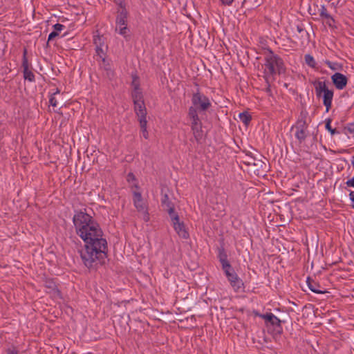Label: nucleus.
<instances>
[{
    "instance_id": "nucleus-55",
    "label": "nucleus",
    "mask_w": 354,
    "mask_h": 354,
    "mask_svg": "<svg viewBox=\"0 0 354 354\" xmlns=\"http://www.w3.org/2000/svg\"><path fill=\"white\" fill-rule=\"evenodd\" d=\"M351 164L354 166V156L352 157Z\"/></svg>"
},
{
    "instance_id": "nucleus-38",
    "label": "nucleus",
    "mask_w": 354,
    "mask_h": 354,
    "mask_svg": "<svg viewBox=\"0 0 354 354\" xmlns=\"http://www.w3.org/2000/svg\"><path fill=\"white\" fill-rule=\"evenodd\" d=\"M326 19V24L330 27V28H333L334 27V23H335V19H333V17L329 14V18H325Z\"/></svg>"
},
{
    "instance_id": "nucleus-40",
    "label": "nucleus",
    "mask_w": 354,
    "mask_h": 354,
    "mask_svg": "<svg viewBox=\"0 0 354 354\" xmlns=\"http://www.w3.org/2000/svg\"><path fill=\"white\" fill-rule=\"evenodd\" d=\"M53 27L54 30L58 33L65 28V26L61 24H56Z\"/></svg>"
},
{
    "instance_id": "nucleus-22",
    "label": "nucleus",
    "mask_w": 354,
    "mask_h": 354,
    "mask_svg": "<svg viewBox=\"0 0 354 354\" xmlns=\"http://www.w3.org/2000/svg\"><path fill=\"white\" fill-rule=\"evenodd\" d=\"M24 79L25 80H27L30 82H35V75L32 72V69L28 68L22 70Z\"/></svg>"
},
{
    "instance_id": "nucleus-51",
    "label": "nucleus",
    "mask_w": 354,
    "mask_h": 354,
    "mask_svg": "<svg viewBox=\"0 0 354 354\" xmlns=\"http://www.w3.org/2000/svg\"><path fill=\"white\" fill-rule=\"evenodd\" d=\"M176 216L179 217L178 214L176 212H174V214H172L171 215H169L172 224L175 223V220L174 219V218Z\"/></svg>"
},
{
    "instance_id": "nucleus-42",
    "label": "nucleus",
    "mask_w": 354,
    "mask_h": 354,
    "mask_svg": "<svg viewBox=\"0 0 354 354\" xmlns=\"http://www.w3.org/2000/svg\"><path fill=\"white\" fill-rule=\"evenodd\" d=\"M113 2L119 6L118 10H122V8H126L124 3V0H113Z\"/></svg>"
},
{
    "instance_id": "nucleus-28",
    "label": "nucleus",
    "mask_w": 354,
    "mask_h": 354,
    "mask_svg": "<svg viewBox=\"0 0 354 354\" xmlns=\"http://www.w3.org/2000/svg\"><path fill=\"white\" fill-rule=\"evenodd\" d=\"M139 123H140V131H141V132L142 133V136L145 139H148L149 138V133H148V131L147 129V120H142L140 122H139Z\"/></svg>"
},
{
    "instance_id": "nucleus-56",
    "label": "nucleus",
    "mask_w": 354,
    "mask_h": 354,
    "mask_svg": "<svg viewBox=\"0 0 354 354\" xmlns=\"http://www.w3.org/2000/svg\"><path fill=\"white\" fill-rule=\"evenodd\" d=\"M283 86L286 87V88H288V83H284Z\"/></svg>"
},
{
    "instance_id": "nucleus-5",
    "label": "nucleus",
    "mask_w": 354,
    "mask_h": 354,
    "mask_svg": "<svg viewBox=\"0 0 354 354\" xmlns=\"http://www.w3.org/2000/svg\"><path fill=\"white\" fill-rule=\"evenodd\" d=\"M315 93L317 97H322L323 104L326 106V111L328 112L332 106L334 91L328 89L325 82L317 81L315 82Z\"/></svg>"
},
{
    "instance_id": "nucleus-24",
    "label": "nucleus",
    "mask_w": 354,
    "mask_h": 354,
    "mask_svg": "<svg viewBox=\"0 0 354 354\" xmlns=\"http://www.w3.org/2000/svg\"><path fill=\"white\" fill-rule=\"evenodd\" d=\"M93 40L95 48L103 47L104 46L105 38L103 35H95L93 36Z\"/></svg>"
},
{
    "instance_id": "nucleus-1",
    "label": "nucleus",
    "mask_w": 354,
    "mask_h": 354,
    "mask_svg": "<svg viewBox=\"0 0 354 354\" xmlns=\"http://www.w3.org/2000/svg\"><path fill=\"white\" fill-rule=\"evenodd\" d=\"M77 234L83 240L84 247L79 250L85 267L96 270L98 265L105 263L108 257V243L97 221L82 210L75 211L73 218Z\"/></svg>"
},
{
    "instance_id": "nucleus-34",
    "label": "nucleus",
    "mask_w": 354,
    "mask_h": 354,
    "mask_svg": "<svg viewBox=\"0 0 354 354\" xmlns=\"http://www.w3.org/2000/svg\"><path fill=\"white\" fill-rule=\"evenodd\" d=\"M133 203H141L142 201V194L140 192H133Z\"/></svg>"
},
{
    "instance_id": "nucleus-16",
    "label": "nucleus",
    "mask_w": 354,
    "mask_h": 354,
    "mask_svg": "<svg viewBox=\"0 0 354 354\" xmlns=\"http://www.w3.org/2000/svg\"><path fill=\"white\" fill-rule=\"evenodd\" d=\"M45 287L50 290V292H52L55 296L61 297V291L58 289L53 279H46L45 281Z\"/></svg>"
},
{
    "instance_id": "nucleus-47",
    "label": "nucleus",
    "mask_w": 354,
    "mask_h": 354,
    "mask_svg": "<svg viewBox=\"0 0 354 354\" xmlns=\"http://www.w3.org/2000/svg\"><path fill=\"white\" fill-rule=\"evenodd\" d=\"M345 184L346 185L347 187H353L354 188V176L352 178L348 179L345 183Z\"/></svg>"
},
{
    "instance_id": "nucleus-59",
    "label": "nucleus",
    "mask_w": 354,
    "mask_h": 354,
    "mask_svg": "<svg viewBox=\"0 0 354 354\" xmlns=\"http://www.w3.org/2000/svg\"><path fill=\"white\" fill-rule=\"evenodd\" d=\"M261 157L263 158V159H266V157L263 156V155H261Z\"/></svg>"
},
{
    "instance_id": "nucleus-7",
    "label": "nucleus",
    "mask_w": 354,
    "mask_h": 354,
    "mask_svg": "<svg viewBox=\"0 0 354 354\" xmlns=\"http://www.w3.org/2000/svg\"><path fill=\"white\" fill-rule=\"evenodd\" d=\"M188 118L191 120V129L195 140L199 142L203 138L202 122L198 115L188 114Z\"/></svg>"
},
{
    "instance_id": "nucleus-9",
    "label": "nucleus",
    "mask_w": 354,
    "mask_h": 354,
    "mask_svg": "<svg viewBox=\"0 0 354 354\" xmlns=\"http://www.w3.org/2000/svg\"><path fill=\"white\" fill-rule=\"evenodd\" d=\"M174 219L175 220V223L172 225L176 232L180 238L188 239L189 238V234L184 222H180V218L177 216L174 217Z\"/></svg>"
},
{
    "instance_id": "nucleus-41",
    "label": "nucleus",
    "mask_w": 354,
    "mask_h": 354,
    "mask_svg": "<svg viewBox=\"0 0 354 354\" xmlns=\"http://www.w3.org/2000/svg\"><path fill=\"white\" fill-rule=\"evenodd\" d=\"M241 162L243 164L249 166V165H252L253 161L249 157H243V158H242Z\"/></svg>"
},
{
    "instance_id": "nucleus-45",
    "label": "nucleus",
    "mask_w": 354,
    "mask_h": 354,
    "mask_svg": "<svg viewBox=\"0 0 354 354\" xmlns=\"http://www.w3.org/2000/svg\"><path fill=\"white\" fill-rule=\"evenodd\" d=\"M163 209L166 211L169 215H171L172 214H174V212H175L174 205L165 207Z\"/></svg>"
},
{
    "instance_id": "nucleus-43",
    "label": "nucleus",
    "mask_w": 354,
    "mask_h": 354,
    "mask_svg": "<svg viewBox=\"0 0 354 354\" xmlns=\"http://www.w3.org/2000/svg\"><path fill=\"white\" fill-rule=\"evenodd\" d=\"M59 35V33L55 32V30H53V32H51L49 35H48V42H49L50 41L54 39L56 37H57Z\"/></svg>"
},
{
    "instance_id": "nucleus-23",
    "label": "nucleus",
    "mask_w": 354,
    "mask_h": 354,
    "mask_svg": "<svg viewBox=\"0 0 354 354\" xmlns=\"http://www.w3.org/2000/svg\"><path fill=\"white\" fill-rule=\"evenodd\" d=\"M222 270L223 271L228 281L234 279V277L237 275L232 266H230L229 268H223Z\"/></svg>"
},
{
    "instance_id": "nucleus-21",
    "label": "nucleus",
    "mask_w": 354,
    "mask_h": 354,
    "mask_svg": "<svg viewBox=\"0 0 354 354\" xmlns=\"http://www.w3.org/2000/svg\"><path fill=\"white\" fill-rule=\"evenodd\" d=\"M28 50L26 47H24L23 49V56H22V62H21V68L23 70L30 68L32 69V65L29 63L28 57Z\"/></svg>"
},
{
    "instance_id": "nucleus-12",
    "label": "nucleus",
    "mask_w": 354,
    "mask_h": 354,
    "mask_svg": "<svg viewBox=\"0 0 354 354\" xmlns=\"http://www.w3.org/2000/svg\"><path fill=\"white\" fill-rule=\"evenodd\" d=\"M217 258L221 265V268H229L231 266V263L228 261L227 254L224 248L223 245H221L217 248Z\"/></svg>"
},
{
    "instance_id": "nucleus-30",
    "label": "nucleus",
    "mask_w": 354,
    "mask_h": 354,
    "mask_svg": "<svg viewBox=\"0 0 354 354\" xmlns=\"http://www.w3.org/2000/svg\"><path fill=\"white\" fill-rule=\"evenodd\" d=\"M332 119L331 118H327L325 120V128L327 131H328L332 136L339 133V132L336 129H333L331 127Z\"/></svg>"
},
{
    "instance_id": "nucleus-10",
    "label": "nucleus",
    "mask_w": 354,
    "mask_h": 354,
    "mask_svg": "<svg viewBox=\"0 0 354 354\" xmlns=\"http://www.w3.org/2000/svg\"><path fill=\"white\" fill-rule=\"evenodd\" d=\"M133 111L138 117V122L147 120V111L145 101L133 104Z\"/></svg>"
},
{
    "instance_id": "nucleus-27",
    "label": "nucleus",
    "mask_w": 354,
    "mask_h": 354,
    "mask_svg": "<svg viewBox=\"0 0 354 354\" xmlns=\"http://www.w3.org/2000/svg\"><path fill=\"white\" fill-rule=\"evenodd\" d=\"M239 118L241 121L246 126H248L252 120V116L246 111L240 113Z\"/></svg>"
},
{
    "instance_id": "nucleus-58",
    "label": "nucleus",
    "mask_w": 354,
    "mask_h": 354,
    "mask_svg": "<svg viewBox=\"0 0 354 354\" xmlns=\"http://www.w3.org/2000/svg\"><path fill=\"white\" fill-rule=\"evenodd\" d=\"M261 157L263 158V159H266V157L263 156V155H261Z\"/></svg>"
},
{
    "instance_id": "nucleus-39",
    "label": "nucleus",
    "mask_w": 354,
    "mask_h": 354,
    "mask_svg": "<svg viewBox=\"0 0 354 354\" xmlns=\"http://www.w3.org/2000/svg\"><path fill=\"white\" fill-rule=\"evenodd\" d=\"M296 29H297V31L298 32V33H299V34H302V33H305V32L307 33L306 31L305 30L304 26L302 24L296 25Z\"/></svg>"
},
{
    "instance_id": "nucleus-11",
    "label": "nucleus",
    "mask_w": 354,
    "mask_h": 354,
    "mask_svg": "<svg viewBox=\"0 0 354 354\" xmlns=\"http://www.w3.org/2000/svg\"><path fill=\"white\" fill-rule=\"evenodd\" d=\"M100 68L105 71V77L109 80L115 77V71L112 69L111 60L103 58L99 64Z\"/></svg>"
},
{
    "instance_id": "nucleus-50",
    "label": "nucleus",
    "mask_w": 354,
    "mask_h": 354,
    "mask_svg": "<svg viewBox=\"0 0 354 354\" xmlns=\"http://www.w3.org/2000/svg\"><path fill=\"white\" fill-rule=\"evenodd\" d=\"M347 129L350 133H354V122L350 123L347 127Z\"/></svg>"
},
{
    "instance_id": "nucleus-13",
    "label": "nucleus",
    "mask_w": 354,
    "mask_h": 354,
    "mask_svg": "<svg viewBox=\"0 0 354 354\" xmlns=\"http://www.w3.org/2000/svg\"><path fill=\"white\" fill-rule=\"evenodd\" d=\"M306 283L309 289L317 294H324L328 292L326 290L323 288L319 282L316 281L310 277H307Z\"/></svg>"
},
{
    "instance_id": "nucleus-36",
    "label": "nucleus",
    "mask_w": 354,
    "mask_h": 354,
    "mask_svg": "<svg viewBox=\"0 0 354 354\" xmlns=\"http://www.w3.org/2000/svg\"><path fill=\"white\" fill-rule=\"evenodd\" d=\"M49 104L53 107H56L57 105V100L55 98V96L53 95H49Z\"/></svg>"
},
{
    "instance_id": "nucleus-17",
    "label": "nucleus",
    "mask_w": 354,
    "mask_h": 354,
    "mask_svg": "<svg viewBox=\"0 0 354 354\" xmlns=\"http://www.w3.org/2000/svg\"><path fill=\"white\" fill-rule=\"evenodd\" d=\"M230 283L231 286L233 288L234 290L236 292H240L241 290L244 288V283L243 280L238 276L234 277V279L230 280Z\"/></svg>"
},
{
    "instance_id": "nucleus-57",
    "label": "nucleus",
    "mask_w": 354,
    "mask_h": 354,
    "mask_svg": "<svg viewBox=\"0 0 354 354\" xmlns=\"http://www.w3.org/2000/svg\"><path fill=\"white\" fill-rule=\"evenodd\" d=\"M290 91L292 93H295V89L290 88Z\"/></svg>"
},
{
    "instance_id": "nucleus-53",
    "label": "nucleus",
    "mask_w": 354,
    "mask_h": 354,
    "mask_svg": "<svg viewBox=\"0 0 354 354\" xmlns=\"http://www.w3.org/2000/svg\"><path fill=\"white\" fill-rule=\"evenodd\" d=\"M290 317L289 316V314L288 313H286V315H281V317H279L280 319H286V320L287 321V319Z\"/></svg>"
},
{
    "instance_id": "nucleus-46",
    "label": "nucleus",
    "mask_w": 354,
    "mask_h": 354,
    "mask_svg": "<svg viewBox=\"0 0 354 354\" xmlns=\"http://www.w3.org/2000/svg\"><path fill=\"white\" fill-rule=\"evenodd\" d=\"M348 196L351 201V207L354 209V191H351Z\"/></svg>"
},
{
    "instance_id": "nucleus-15",
    "label": "nucleus",
    "mask_w": 354,
    "mask_h": 354,
    "mask_svg": "<svg viewBox=\"0 0 354 354\" xmlns=\"http://www.w3.org/2000/svg\"><path fill=\"white\" fill-rule=\"evenodd\" d=\"M252 161V165L254 167V172L257 175L260 174V171L266 172L267 171V165L264 161L256 157L253 158Z\"/></svg>"
},
{
    "instance_id": "nucleus-49",
    "label": "nucleus",
    "mask_w": 354,
    "mask_h": 354,
    "mask_svg": "<svg viewBox=\"0 0 354 354\" xmlns=\"http://www.w3.org/2000/svg\"><path fill=\"white\" fill-rule=\"evenodd\" d=\"M243 153L245 154V157H249L252 160L255 158L250 151L244 150Z\"/></svg>"
},
{
    "instance_id": "nucleus-29",
    "label": "nucleus",
    "mask_w": 354,
    "mask_h": 354,
    "mask_svg": "<svg viewBox=\"0 0 354 354\" xmlns=\"http://www.w3.org/2000/svg\"><path fill=\"white\" fill-rule=\"evenodd\" d=\"M304 59H305L306 64L308 66H309L310 67H311L313 68H316L317 63H316L314 57L311 55H310V54L305 55Z\"/></svg>"
},
{
    "instance_id": "nucleus-6",
    "label": "nucleus",
    "mask_w": 354,
    "mask_h": 354,
    "mask_svg": "<svg viewBox=\"0 0 354 354\" xmlns=\"http://www.w3.org/2000/svg\"><path fill=\"white\" fill-rule=\"evenodd\" d=\"M265 325L268 332H271L275 335H281L283 333L282 324L286 323V319H280L272 313H266L264 319Z\"/></svg>"
},
{
    "instance_id": "nucleus-60",
    "label": "nucleus",
    "mask_w": 354,
    "mask_h": 354,
    "mask_svg": "<svg viewBox=\"0 0 354 354\" xmlns=\"http://www.w3.org/2000/svg\"><path fill=\"white\" fill-rule=\"evenodd\" d=\"M261 157L263 158V159H266V157L263 156V155H261Z\"/></svg>"
},
{
    "instance_id": "nucleus-4",
    "label": "nucleus",
    "mask_w": 354,
    "mask_h": 354,
    "mask_svg": "<svg viewBox=\"0 0 354 354\" xmlns=\"http://www.w3.org/2000/svg\"><path fill=\"white\" fill-rule=\"evenodd\" d=\"M128 16L129 12L126 8H122V10H117L115 31L119 29V34L123 36L126 41L131 39L130 30L127 27Z\"/></svg>"
},
{
    "instance_id": "nucleus-44",
    "label": "nucleus",
    "mask_w": 354,
    "mask_h": 354,
    "mask_svg": "<svg viewBox=\"0 0 354 354\" xmlns=\"http://www.w3.org/2000/svg\"><path fill=\"white\" fill-rule=\"evenodd\" d=\"M222 5L226 6H231L234 0H219Z\"/></svg>"
},
{
    "instance_id": "nucleus-48",
    "label": "nucleus",
    "mask_w": 354,
    "mask_h": 354,
    "mask_svg": "<svg viewBox=\"0 0 354 354\" xmlns=\"http://www.w3.org/2000/svg\"><path fill=\"white\" fill-rule=\"evenodd\" d=\"M253 314L255 317H261V319H263V320L265 319V317L266 316V313L265 314H261L260 313L259 311L257 310H254L253 311Z\"/></svg>"
},
{
    "instance_id": "nucleus-37",
    "label": "nucleus",
    "mask_w": 354,
    "mask_h": 354,
    "mask_svg": "<svg viewBox=\"0 0 354 354\" xmlns=\"http://www.w3.org/2000/svg\"><path fill=\"white\" fill-rule=\"evenodd\" d=\"M6 353V354H19V350L15 346L8 348Z\"/></svg>"
},
{
    "instance_id": "nucleus-33",
    "label": "nucleus",
    "mask_w": 354,
    "mask_h": 354,
    "mask_svg": "<svg viewBox=\"0 0 354 354\" xmlns=\"http://www.w3.org/2000/svg\"><path fill=\"white\" fill-rule=\"evenodd\" d=\"M133 81L131 82V86L133 87V89H135L138 87V89H142L140 88V84L139 82V77L137 75H132Z\"/></svg>"
},
{
    "instance_id": "nucleus-25",
    "label": "nucleus",
    "mask_w": 354,
    "mask_h": 354,
    "mask_svg": "<svg viewBox=\"0 0 354 354\" xmlns=\"http://www.w3.org/2000/svg\"><path fill=\"white\" fill-rule=\"evenodd\" d=\"M161 205L163 209L174 205V203L169 199L167 194H162Z\"/></svg>"
},
{
    "instance_id": "nucleus-8",
    "label": "nucleus",
    "mask_w": 354,
    "mask_h": 354,
    "mask_svg": "<svg viewBox=\"0 0 354 354\" xmlns=\"http://www.w3.org/2000/svg\"><path fill=\"white\" fill-rule=\"evenodd\" d=\"M331 81L337 89L342 90L346 86L348 79L345 75L337 72L331 76Z\"/></svg>"
},
{
    "instance_id": "nucleus-26",
    "label": "nucleus",
    "mask_w": 354,
    "mask_h": 354,
    "mask_svg": "<svg viewBox=\"0 0 354 354\" xmlns=\"http://www.w3.org/2000/svg\"><path fill=\"white\" fill-rule=\"evenodd\" d=\"M106 49H107V46H106ZM106 50L103 49V47L95 48V56L97 57L96 60L97 62H101L103 58H106Z\"/></svg>"
},
{
    "instance_id": "nucleus-14",
    "label": "nucleus",
    "mask_w": 354,
    "mask_h": 354,
    "mask_svg": "<svg viewBox=\"0 0 354 354\" xmlns=\"http://www.w3.org/2000/svg\"><path fill=\"white\" fill-rule=\"evenodd\" d=\"M308 127V124L306 122V116L301 113L295 124L292 125L291 127V130H306Z\"/></svg>"
},
{
    "instance_id": "nucleus-31",
    "label": "nucleus",
    "mask_w": 354,
    "mask_h": 354,
    "mask_svg": "<svg viewBox=\"0 0 354 354\" xmlns=\"http://www.w3.org/2000/svg\"><path fill=\"white\" fill-rule=\"evenodd\" d=\"M325 64L333 71L342 70V65L337 62H332L329 60H326Z\"/></svg>"
},
{
    "instance_id": "nucleus-18",
    "label": "nucleus",
    "mask_w": 354,
    "mask_h": 354,
    "mask_svg": "<svg viewBox=\"0 0 354 354\" xmlns=\"http://www.w3.org/2000/svg\"><path fill=\"white\" fill-rule=\"evenodd\" d=\"M131 97L133 104L145 101L142 90L138 89V87L132 89Z\"/></svg>"
},
{
    "instance_id": "nucleus-2",
    "label": "nucleus",
    "mask_w": 354,
    "mask_h": 354,
    "mask_svg": "<svg viewBox=\"0 0 354 354\" xmlns=\"http://www.w3.org/2000/svg\"><path fill=\"white\" fill-rule=\"evenodd\" d=\"M264 75L268 77H274L276 75L284 74L286 71L283 59L278 55L275 54L274 51L267 48L264 49Z\"/></svg>"
},
{
    "instance_id": "nucleus-35",
    "label": "nucleus",
    "mask_w": 354,
    "mask_h": 354,
    "mask_svg": "<svg viewBox=\"0 0 354 354\" xmlns=\"http://www.w3.org/2000/svg\"><path fill=\"white\" fill-rule=\"evenodd\" d=\"M319 15L322 18H329V14L327 12V9L324 5L321 6L319 9Z\"/></svg>"
},
{
    "instance_id": "nucleus-3",
    "label": "nucleus",
    "mask_w": 354,
    "mask_h": 354,
    "mask_svg": "<svg viewBox=\"0 0 354 354\" xmlns=\"http://www.w3.org/2000/svg\"><path fill=\"white\" fill-rule=\"evenodd\" d=\"M192 106L189 107L188 114L198 115L205 113L212 107V103L207 96L201 92L199 88L192 93Z\"/></svg>"
},
{
    "instance_id": "nucleus-20",
    "label": "nucleus",
    "mask_w": 354,
    "mask_h": 354,
    "mask_svg": "<svg viewBox=\"0 0 354 354\" xmlns=\"http://www.w3.org/2000/svg\"><path fill=\"white\" fill-rule=\"evenodd\" d=\"M133 204L138 212H144L145 215H144L143 218H144L145 221L147 222L149 220V214L148 210L146 207V205L143 203V201H142V203H133Z\"/></svg>"
},
{
    "instance_id": "nucleus-61",
    "label": "nucleus",
    "mask_w": 354,
    "mask_h": 354,
    "mask_svg": "<svg viewBox=\"0 0 354 354\" xmlns=\"http://www.w3.org/2000/svg\"><path fill=\"white\" fill-rule=\"evenodd\" d=\"M261 157L263 158V159H266V157L263 156V155H261Z\"/></svg>"
},
{
    "instance_id": "nucleus-19",
    "label": "nucleus",
    "mask_w": 354,
    "mask_h": 354,
    "mask_svg": "<svg viewBox=\"0 0 354 354\" xmlns=\"http://www.w3.org/2000/svg\"><path fill=\"white\" fill-rule=\"evenodd\" d=\"M308 136V131L306 130H297L295 133V136L299 144H302Z\"/></svg>"
},
{
    "instance_id": "nucleus-54",
    "label": "nucleus",
    "mask_w": 354,
    "mask_h": 354,
    "mask_svg": "<svg viewBox=\"0 0 354 354\" xmlns=\"http://www.w3.org/2000/svg\"><path fill=\"white\" fill-rule=\"evenodd\" d=\"M130 178H133V179H134V178H135V176H134V175H133L132 173H129V174H128V178L129 179Z\"/></svg>"
},
{
    "instance_id": "nucleus-52",
    "label": "nucleus",
    "mask_w": 354,
    "mask_h": 354,
    "mask_svg": "<svg viewBox=\"0 0 354 354\" xmlns=\"http://www.w3.org/2000/svg\"><path fill=\"white\" fill-rule=\"evenodd\" d=\"M60 93V90L57 88L55 91H53V92H50L49 94L50 95H53L54 96H55L57 94H59Z\"/></svg>"
},
{
    "instance_id": "nucleus-32",
    "label": "nucleus",
    "mask_w": 354,
    "mask_h": 354,
    "mask_svg": "<svg viewBox=\"0 0 354 354\" xmlns=\"http://www.w3.org/2000/svg\"><path fill=\"white\" fill-rule=\"evenodd\" d=\"M264 79L266 81V83L267 84V87L266 88L265 91L266 93L268 95V96L272 97L273 94L271 90V86L270 83V77H268V75H264Z\"/></svg>"
}]
</instances>
